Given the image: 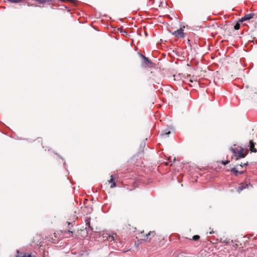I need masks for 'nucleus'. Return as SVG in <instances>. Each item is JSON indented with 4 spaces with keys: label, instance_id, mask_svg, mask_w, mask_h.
Masks as SVG:
<instances>
[{
    "label": "nucleus",
    "instance_id": "nucleus-1",
    "mask_svg": "<svg viewBox=\"0 0 257 257\" xmlns=\"http://www.w3.org/2000/svg\"><path fill=\"white\" fill-rule=\"evenodd\" d=\"M231 151L235 156H237V158H243L247 154V151L244 152V149L242 148H240L239 150L231 148Z\"/></svg>",
    "mask_w": 257,
    "mask_h": 257
},
{
    "label": "nucleus",
    "instance_id": "nucleus-2",
    "mask_svg": "<svg viewBox=\"0 0 257 257\" xmlns=\"http://www.w3.org/2000/svg\"><path fill=\"white\" fill-rule=\"evenodd\" d=\"M156 235V233L155 231H150L148 234H146L145 235H144L143 240L145 241H150L151 239L155 237Z\"/></svg>",
    "mask_w": 257,
    "mask_h": 257
},
{
    "label": "nucleus",
    "instance_id": "nucleus-3",
    "mask_svg": "<svg viewBox=\"0 0 257 257\" xmlns=\"http://www.w3.org/2000/svg\"><path fill=\"white\" fill-rule=\"evenodd\" d=\"M184 29L180 28L173 32V35L179 38H183L185 37L183 33Z\"/></svg>",
    "mask_w": 257,
    "mask_h": 257
},
{
    "label": "nucleus",
    "instance_id": "nucleus-4",
    "mask_svg": "<svg viewBox=\"0 0 257 257\" xmlns=\"http://www.w3.org/2000/svg\"><path fill=\"white\" fill-rule=\"evenodd\" d=\"M62 235L63 237L70 238L73 236V231L71 230H64L62 232Z\"/></svg>",
    "mask_w": 257,
    "mask_h": 257
},
{
    "label": "nucleus",
    "instance_id": "nucleus-5",
    "mask_svg": "<svg viewBox=\"0 0 257 257\" xmlns=\"http://www.w3.org/2000/svg\"><path fill=\"white\" fill-rule=\"evenodd\" d=\"M255 143L253 142V141L250 140L249 142L248 147L249 148V150L252 153H256L257 150L255 148Z\"/></svg>",
    "mask_w": 257,
    "mask_h": 257
},
{
    "label": "nucleus",
    "instance_id": "nucleus-6",
    "mask_svg": "<svg viewBox=\"0 0 257 257\" xmlns=\"http://www.w3.org/2000/svg\"><path fill=\"white\" fill-rule=\"evenodd\" d=\"M253 16V15L252 14H246L239 20V22H243L244 21L249 20L252 18Z\"/></svg>",
    "mask_w": 257,
    "mask_h": 257
},
{
    "label": "nucleus",
    "instance_id": "nucleus-7",
    "mask_svg": "<svg viewBox=\"0 0 257 257\" xmlns=\"http://www.w3.org/2000/svg\"><path fill=\"white\" fill-rule=\"evenodd\" d=\"M102 236L103 238H106V239L109 242H112V241L114 240L115 237L113 235H110L107 233H103Z\"/></svg>",
    "mask_w": 257,
    "mask_h": 257
},
{
    "label": "nucleus",
    "instance_id": "nucleus-8",
    "mask_svg": "<svg viewBox=\"0 0 257 257\" xmlns=\"http://www.w3.org/2000/svg\"><path fill=\"white\" fill-rule=\"evenodd\" d=\"M248 185L246 184H240L239 186L237 188V191L240 192L241 191L248 187Z\"/></svg>",
    "mask_w": 257,
    "mask_h": 257
},
{
    "label": "nucleus",
    "instance_id": "nucleus-9",
    "mask_svg": "<svg viewBox=\"0 0 257 257\" xmlns=\"http://www.w3.org/2000/svg\"><path fill=\"white\" fill-rule=\"evenodd\" d=\"M142 56L143 57L145 62L147 65H148V66H150V65L153 64V62L150 59H149L148 58L145 57V56H144L143 55H142Z\"/></svg>",
    "mask_w": 257,
    "mask_h": 257
},
{
    "label": "nucleus",
    "instance_id": "nucleus-10",
    "mask_svg": "<svg viewBox=\"0 0 257 257\" xmlns=\"http://www.w3.org/2000/svg\"><path fill=\"white\" fill-rule=\"evenodd\" d=\"M190 83H194V86L195 85H199L200 87H204V83H202L201 81H190Z\"/></svg>",
    "mask_w": 257,
    "mask_h": 257
},
{
    "label": "nucleus",
    "instance_id": "nucleus-11",
    "mask_svg": "<svg viewBox=\"0 0 257 257\" xmlns=\"http://www.w3.org/2000/svg\"><path fill=\"white\" fill-rule=\"evenodd\" d=\"M53 0H36L40 4H43L46 3H49L53 1Z\"/></svg>",
    "mask_w": 257,
    "mask_h": 257
},
{
    "label": "nucleus",
    "instance_id": "nucleus-12",
    "mask_svg": "<svg viewBox=\"0 0 257 257\" xmlns=\"http://www.w3.org/2000/svg\"><path fill=\"white\" fill-rule=\"evenodd\" d=\"M231 172L233 173L235 175H237L238 173L241 174L243 173L242 171L238 172L235 168H233L231 169Z\"/></svg>",
    "mask_w": 257,
    "mask_h": 257
},
{
    "label": "nucleus",
    "instance_id": "nucleus-13",
    "mask_svg": "<svg viewBox=\"0 0 257 257\" xmlns=\"http://www.w3.org/2000/svg\"><path fill=\"white\" fill-rule=\"evenodd\" d=\"M241 22H239V20L238 22L234 25V28L235 30H238L240 28V23Z\"/></svg>",
    "mask_w": 257,
    "mask_h": 257
},
{
    "label": "nucleus",
    "instance_id": "nucleus-14",
    "mask_svg": "<svg viewBox=\"0 0 257 257\" xmlns=\"http://www.w3.org/2000/svg\"><path fill=\"white\" fill-rule=\"evenodd\" d=\"M170 134V131L166 132L165 131L161 134V136L163 137L168 136Z\"/></svg>",
    "mask_w": 257,
    "mask_h": 257
},
{
    "label": "nucleus",
    "instance_id": "nucleus-15",
    "mask_svg": "<svg viewBox=\"0 0 257 257\" xmlns=\"http://www.w3.org/2000/svg\"><path fill=\"white\" fill-rule=\"evenodd\" d=\"M200 236L198 235H194L192 237V240H198L199 238H200Z\"/></svg>",
    "mask_w": 257,
    "mask_h": 257
},
{
    "label": "nucleus",
    "instance_id": "nucleus-16",
    "mask_svg": "<svg viewBox=\"0 0 257 257\" xmlns=\"http://www.w3.org/2000/svg\"><path fill=\"white\" fill-rule=\"evenodd\" d=\"M146 233H145V231L143 230L141 232L140 234L141 235V237H142V240H143L144 238V235H145Z\"/></svg>",
    "mask_w": 257,
    "mask_h": 257
},
{
    "label": "nucleus",
    "instance_id": "nucleus-17",
    "mask_svg": "<svg viewBox=\"0 0 257 257\" xmlns=\"http://www.w3.org/2000/svg\"><path fill=\"white\" fill-rule=\"evenodd\" d=\"M111 183L112 184H111V185L110 186V187L111 188H113L116 187V183L114 182H113V183Z\"/></svg>",
    "mask_w": 257,
    "mask_h": 257
},
{
    "label": "nucleus",
    "instance_id": "nucleus-18",
    "mask_svg": "<svg viewBox=\"0 0 257 257\" xmlns=\"http://www.w3.org/2000/svg\"><path fill=\"white\" fill-rule=\"evenodd\" d=\"M168 160H169V162H166L165 163V165H166V166L169 165V163L170 162H172L171 158H169Z\"/></svg>",
    "mask_w": 257,
    "mask_h": 257
},
{
    "label": "nucleus",
    "instance_id": "nucleus-19",
    "mask_svg": "<svg viewBox=\"0 0 257 257\" xmlns=\"http://www.w3.org/2000/svg\"><path fill=\"white\" fill-rule=\"evenodd\" d=\"M110 177H111V178H110V179L108 181V182H109V183H113L114 181H113V178L112 176H110Z\"/></svg>",
    "mask_w": 257,
    "mask_h": 257
},
{
    "label": "nucleus",
    "instance_id": "nucleus-20",
    "mask_svg": "<svg viewBox=\"0 0 257 257\" xmlns=\"http://www.w3.org/2000/svg\"><path fill=\"white\" fill-rule=\"evenodd\" d=\"M229 162V161H222L221 162V163L223 165H226L227 164H228V163Z\"/></svg>",
    "mask_w": 257,
    "mask_h": 257
},
{
    "label": "nucleus",
    "instance_id": "nucleus-21",
    "mask_svg": "<svg viewBox=\"0 0 257 257\" xmlns=\"http://www.w3.org/2000/svg\"><path fill=\"white\" fill-rule=\"evenodd\" d=\"M247 165V163H244V164H241L240 165V166L241 167H242L243 166H245V165Z\"/></svg>",
    "mask_w": 257,
    "mask_h": 257
},
{
    "label": "nucleus",
    "instance_id": "nucleus-22",
    "mask_svg": "<svg viewBox=\"0 0 257 257\" xmlns=\"http://www.w3.org/2000/svg\"><path fill=\"white\" fill-rule=\"evenodd\" d=\"M247 165V163H244V164H241L240 165V166L241 167H242L243 166H245V165Z\"/></svg>",
    "mask_w": 257,
    "mask_h": 257
},
{
    "label": "nucleus",
    "instance_id": "nucleus-23",
    "mask_svg": "<svg viewBox=\"0 0 257 257\" xmlns=\"http://www.w3.org/2000/svg\"><path fill=\"white\" fill-rule=\"evenodd\" d=\"M189 86H191V87H192L193 85H192V84H191V83H188L187 84Z\"/></svg>",
    "mask_w": 257,
    "mask_h": 257
},
{
    "label": "nucleus",
    "instance_id": "nucleus-24",
    "mask_svg": "<svg viewBox=\"0 0 257 257\" xmlns=\"http://www.w3.org/2000/svg\"><path fill=\"white\" fill-rule=\"evenodd\" d=\"M27 257H35V256H32L31 254H29Z\"/></svg>",
    "mask_w": 257,
    "mask_h": 257
},
{
    "label": "nucleus",
    "instance_id": "nucleus-25",
    "mask_svg": "<svg viewBox=\"0 0 257 257\" xmlns=\"http://www.w3.org/2000/svg\"><path fill=\"white\" fill-rule=\"evenodd\" d=\"M213 84L216 85V83H215V81H213Z\"/></svg>",
    "mask_w": 257,
    "mask_h": 257
},
{
    "label": "nucleus",
    "instance_id": "nucleus-26",
    "mask_svg": "<svg viewBox=\"0 0 257 257\" xmlns=\"http://www.w3.org/2000/svg\"><path fill=\"white\" fill-rule=\"evenodd\" d=\"M175 160H176V159H175V158H174L173 159V161L174 162Z\"/></svg>",
    "mask_w": 257,
    "mask_h": 257
},
{
    "label": "nucleus",
    "instance_id": "nucleus-27",
    "mask_svg": "<svg viewBox=\"0 0 257 257\" xmlns=\"http://www.w3.org/2000/svg\"><path fill=\"white\" fill-rule=\"evenodd\" d=\"M67 223L68 224V225H70V222H67Z\"/></svg>",
    "mask_w": 257,
    "mask_h": 257
},
{
    "label": "nucleus",
    "instance_id": "nucleus-28",
    "mask_svg": "<svg viewBox=\"0 0 257 257\" xmlns=\"http://www.w3.org/2000/svg\"><path fill=\"white\" fill-rule=\"evenodd\" d=\"M208 84H211V81H210Z\"/></svg>",
    "mask_w": 257,
    "mask_h": 257
}]
</instances>
